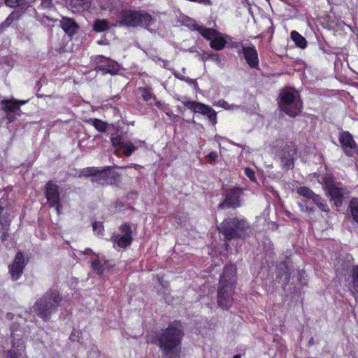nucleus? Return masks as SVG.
Instances as JSON below:
<instances>
[{
    "mask_svg": "<svg viewBox=\"0 0 358 358\" xmlns=\"http://www.w3.org/2000/svg\"><path fill=\"white\" fill-rule=\"evenodd\" d=\"M236 268L234 265L226 266L220 277L217 292V303L222 309H229L233 303L232 294L236 285Z\"/></svg>",
    "mask_w": 358,
    "mask_h": 358,
    "instance_id": "1",
    "label": "nucleus"
},
{
    "mask_svg": "<svg viewBox=\"0 0 358 358\" xmlns=\"http://www.w3.org/2000/svg\"><path fill=\"white\" fill-rule=\"evenodd\" d=\"M182 337L181 329L173 326H170L162 333L159 338V344L166 357L169 358L179 357Z\"/></svg>",
    "mask_w": 358,
    "mask_h": 358,
    "instance_id": "2",
    "label": "nucleus"
},
{
    "mask_svg": "<svg viewBox=\"0 0 358 358\" xmlns=\"http://www.w3.org/2000/svg\"><path fill=\"white\" fill-rule=\"evenodd\" d=\"M278 105L281 110L292 117L299 115L303 108L299 92L290 87L281 90Z\"/></svg>",
    "mask_w": 358,
    "mask_h": 358,
    "instance_id": "3",
    "label": "nucleus"
},
{
    "mask_svg": "<svg viewBox=\"0 0 358 358\" xmlns=\"http://www.w3.org/2000/svg\"><path fill=\"white\" fill-rule=\"evenodd\" d=\"M61 297L57 291H50L40 298L34 304L33 308L37 314L44 320L58 307Z\"/></svg>",
    "mask_w": 358,
    "mask_h": 358,
    "instance_id": "4",
    "label": "nucleus"
},
{
    "mask_svg": "<svg viewBox=\"0 0 358 358\" xmlns=\"http://www.w3.org/2000/svg\"><path fill=\"white\" fill-rule=\"evenodd\" d=\"M248 229V224L245 220L236 218L226 219L218 227V230L227 241L244 237Z\"/></svg>",
    "mask_w": 358,
    "mask_h": 358,
    "instance_id": "5",
    "label": "nucleus"
},
{
    "mask_svg": "<svg viewBox=\"0 0 358 358\" xmlns=\"http://www.w3.org/2000/svg\"><path fill=\"white\" fill-rule=\"evenodd\" d=\"M194 30L197 31L204 38L210 41V47L215 50H222L227 44V38L229 36L224 35L218 31L207 28L199 24L194 22L192 25Z\"/></svg>",
    "mask_w": 358,
    "mask_h": 358,
    "instance_id": "6",
    "label": "nucleus"
},
{
    "mask_svg": "<svg viewBox=\"0 0 358 358\" xmlns=\"http://www.w3.org/2000/svg\"><path fill=\"white\" fill-rule=\"evenodd\" d=\"M152 20L151 15L144 10H122L120 15L119 22L127 27H147Z\"/></svg>",
    "mask_w": 358,
    "mask_h": 358,
    "instance_id": "7",
    "label": "nucleus"
},
{
    "mask_svg": "<svg viewBox=\"0 0 358 358\" xmlns=\"http://www.w3.org/2000/svg\"><path fill=\"white\" fill-rule=\"evenodd\" d=\"M322 187L326 194L330 197L331 201L337 207L341 206L346 189L341 186L339 183L334 182V180H324Z\"/></svg>",
    "mask_w": 358,
    "mask_h": 358,
    "instance_id": "8",
    "label": "nucleus"
},
{
    "mask_svg": "<svg viewBox=\"0 0 358 358\" xmlns=\"http://www.w3.org/2000/svg\"><path fill=\"white\" fill-rule=\"evenodd\" d=\"M5 200L0 199V238L3 240L7 235L9 226L13 218L11 208L5 206Z\"/></svg>",
    "mask_w": 358,
    "mask_h": 358,
    "instance_id": "9",
    "label": "nucleus"
},
{
    "mask_svg": "<svg viewBox=\"0 0 358 358\" xmlns=\"http://www.w3.org/2000/svg\"><path fill=\"white\" fill-rule=\"evenodd\" d=\"M243 189L239 187H233L226 192V198L223 203L219 205V208L224 207L236 208L240 206L241 196Z\"/></svg>",
    "mask_w": 358,
    "mask_h": 358,
    "instance_id": "10",
    "label": "nucleus"
},
{
    "mask_svg": "<svg viewBox=\"0 0 358 358\" xmlns=\"http://www.w3.org/2000/svg\"><path fill=\"white\" fill-rule=\"evenodd\" d=\"M46 198L50 205L55 208L57 213L60 214L62 204L59 199V187L50 181L47 184Z\"/></svg>",
    "mask_w": 358,
    "mask_h": 358,
    "instance_id": "11",
    "label": "nucleus"
},
{
    "mask_svg": "<svg viewBox=\"0 0 358 358\" xmlns=\"http://www.w3.org/2000/svg\"><path fill=\"white\" fill-rule=\"evenodd\" d=\"M122 234L113 236V242L120 248H126L132 242L131 229L128 224H124L121 227Z\"/></svg>",
    "mask_w": 358,
    "mask_h": 358,
    "instance_id": "12",
    "label": "nucleus"
},
{
    "mask_svg": "<svg viewBox=\"0 0 358 358\" xmlns=\"http://www.w3.org/2000/svg\"><path fill=\"white\" fill-rule=\"evenodd\" d=\"M24 255L22 252H17L13 262L9 266V273L13 280H17L21 276L23 269L26 265Z\"/></svg>",
    "mask_w": 358,
    "mask_h": 358,
    "instance_id": "13",
    "label": "nucleus"
},
{
    "mask_svg": "<svg viewBox=\"0 0 358 358\" xmlns=\"http://www.w3.org/2000/svg\"><path fill=\"white\" fill-rule=\"evenodd\" d=\"M111 169H112L110 167H107L106 169L88 167V168H85V169L80 170L79 171L78 174H77V173H76L74 175V177H78V178L96 177V178H99L100 179L104 178H108L109 177L108 173H109V171H111Z\"/></svg>",
    "mask_w": 358,
    "mask_h": 358,
    "instance_id": "14",
    "label": "nucleus"
},
{
    "mask_svg": "<svg viewBox=\"0 0 358 358\" xmlns=\"http://www.w3.org/2000/svg\"><path fill=\"white\" fill-rule=\"evenodd\" d=\"M242 49L247 64L251 68L257 69L259 66V58L255 47L250 44V45H243Z\"/></svg>",
    "mask_w": 358,
    "mask_h": 358,
    "instance_id": "15",
    "label": "nucleus"
},
{
    "mask_svg": "<svg viewBox=\"0 0 358 358\" xmlns=\"http://www.w3.org/2000/svg\"><path fill=\"white\" fill-rule=\"evenodd\" d=\"M339 142L345 150L346 148H350L358 154V145L350 132L342 131L339 135Z\"/></svg>",
    "mask_w": 358,
    "mask_h": 358,
    "instance_id": "16",
    "label": "nucleus"
},
{
    "mask_svg": "<svg viewBox=\"0 0 358 358\" xmlns=\"http://www.w3.org/2000/svg\"><path fill=\"white\" fill-rule=\"evenodd\" d=\"M60 25L64 31L70 36L74 35L79 28L78 24L73 19L66 17H62Z\"/></svg>",
    "mask_w": 358,
    "mask_h": 358,
    "instance_id": "17",
    "label": "nucleus"
},
{
    "mask_svg": "<svg viewBox=\"0 0 358 358\" xmlns=\"http://www.w3.org/2000/svg\"><path fill=\"white\" fill-rule=\"evenodd\" d=\"M25 352V345L23 341L13 343L12 349L7 352L6 358H20Z\"/></svg>",
    "mask_w": 358,
    "mask_h": 358,
    "instance_id": "18",
    "label": "nucleus"
},
{
    "mask_svg": "<svg viewBox=\"0 0 358 358\" xmlns=\"http://www.w3.org/2000/svg\"><path fill=\"white\" fill-rule=\"evenodd\" d=\"M184 106L189 109L193 110L195 113L206 115L210 112L211 107L202 103L188 101L184 102Z\"/></svg>",
    "mask_w": 358,
    "mask_h": 358,
    "instance_id": "19",
    "label": "nucleus"
},
{
    "mask_svg": "<svg viewBox=\"0 0 358 358\" xmlns=\"http://www.w3.org/2000/svg\"><path fill=\"white\" fill-rule=\"evenodd\" d=\"M142 143L143 141L139 140H135L134 142L124 141L121 149L126 156H130L135 152L138 147L141 146Z\"/></svg>",
    "mask_w": 358,
    "mask_h": 358,
    "instance_id": "20",
    "label": "nucleus"
},
{
    "mask_svg": "<svg viewBox=\"0 0 358 358\" xmlns=\"http://www.w3.org/2000/svg\"><path fill=\"white\" fill-rule=\"evenodd\" d=\"M3 109L5 111H10L14 113L20 112V105L17 104V100L12 99L10 100H3L1 101Z\"/></svg>",
    "mask_w": 358,
    "mask_h": 358,
    "instance_id": "21",
    "label": "nucleus"
},
{
    "mask_svg": "<svg viewBox=\"0 0 358 358\" xmlns=\"http://www.w3.org/2000/svg\"><path fill=\"white\" fill-rule=\"evenodd\" d=\"M287 155L288 156L284 155L281 159L282 166L286 170L292 169L294 166V155H295V151L290 150L287 152Z\"/></svg>",
    "mask_w": 358,
    "mask_h": 358,
    "instance_id": "22",
    "label": "nucleus"
},
{
    "mask_svg": "<svg viewBox=\"0 0 358 358\" xmlns=\"http://www.w3.org/2000/svg\"><path fill=\"white\" fill-rule=\"evenodd\" d=\"M348 210L354 221L358 224V198H352L350 200Z\"/></svg>",
    "mask_w": 358,
    "mask_h": 358,
    "instance_id": "23",
    "label": "nucleus"
},
{
    "mask_svg": "<svg viewBox=\"0 0 358 358\" xmlns=\"http://www.w3.org/2000/svg\"><path fill=\"white\" fill-rule=\"evenodd\" d=\"M98 70L102 71L103 73L116 74L119 69L118 67L108 62H105L103 64L98 65Z\"/></svg>",
    "mask_w": 358,
    "mask_h": 358,
    "instance_id": "24",
    "label": "nucleus"
},
{
    "mask_svg": "<svg viewBox=\"0 0 358 358\" xmlns=\"http://www.w3.org/2000/svg\"><path fill=\"white\" fill-rule=\"evenodd\" d=\"M200 59L205 62L206 60H213L220 67H222L223 64L222 62V59L220 55L216 53H203L201 55Z\"/></svg>",
    "mask_w": 358,
    "mask_h": 358,
    "instance_id": "25",
    "label": "nucleus"
},
{
    "mask_svg": "<svg viewBox=\"0 0 358 358\" xmlns=\"http://www.w3.org/2000/svg\"><path fill=\"white\" fill-rule=\"evenodd\" d=\"M291 38L298 47L304 48L306 46V40L297 31H292L291 32Z\"/></svg>",
    "mask_w": 358,
    "mask_h": 358,
    "instance_id": "26",
    "label": "nucleus"
},
{
    "mask_svg": "<svg viewBox=\"0 0 358 358\" xmlns=\"http://www.w3.org/2000/svg\"><path fill=\"white\" fill-rule=\"evenodd\" d=\"M350 292L356 299H358V268H356L353 271L352 274V286L350 288Z\"/></svg>",
    "mask_w": 358,
    "mask_h": 358,
    "instance_id": "27",
    "label": "nucleus"
},
{
    "mask_svg": "<svg viewBox=\"0 0 358 358\" xmlns=\"http://www.w3.org/2000/svg\"><path fill=\"white\" fill-rule=\"evenodd\" d=\"M108 29V23L106 20H96L94 23V29L96 31L101 32Z\"/></svg>",
    "mask_w": 358,
    "mask_h": 358,
    "instance_id": "28",
    "label": "nucleus"
},
{
    "mask_svg": "<svg viewBox=\"0 0 358 358\" xmlns=\"http://www.w3.org/2000/svg\"><path fill=\"white\" fill-rule=\"evenodd\" d=\"M138 91L141 93L142 99L145 101H149L152 99L155 98V95L152 94V92L150 88L139 87Z\"/></svg>",
    "mask_w": 358,
    "mask_h": 358,
    "instance_id": "29",
    "label": "nucleus"
},
{
    "mask_svg": "<svg viewBox=\"0 0 358 358\" xmlns=\"http://www.w3.org/2000/svg\"><path fill=\"white\" fill-rule=\"evenodd\" d=\"M297 193L306 198L313 199L315 194L313 191L306 187H301L297 189Z\"/></svg>",
    "mask_w": 358,
    "mask_h": 358,
    "instance_id": "30",
    "label": "nucleus"
},
{
    "mask_svg": "<svg viewBox=\"0 0 358 358\" xmlns=\"http://www.w3.org/2000/svg\"><path fill=\"white\" fill-rule=\"evenodd\" d=\"M314 203L320 208V209L324 212L329 211V207L327 203H325L319 195L314 196L313 199Z\"/></svg>",
    "mask_w": 358,
    "mask_h": 358,
    "instance_id": "31",
    "label": "nucleus"
},
{
    "mask_svg": "<svg viewBox=\"0 0 358 358\" xmlns=\"http://www.w3.org/2000/svg\"><path fill=\"white\" fill-rule=\"evenodd\" d=\"M92 268L99 275H102L104 271V266L99 259L92 262Z\"/></svg>",
    "mask_w": 358,
    "mask_h": 358,
    "instance_id": "32",
    "label": "nucleus"
},
{
    "mask_svg": "<svg viewBox=\"0 0 358 358\" xmlns=\"http://www.w3.org/2000/svg\"><path fill=\"white\" fill-rule=\"evenodd\" d=\"M7 6L13 8L18 6H24L27 4V0H4Z\"/></svg>",
    "mask_w": 358,
    "mask_h": 358,
    "instance_id": "33",
    "label": "nucleus"
},
{
    "mask_svg": "<svg viewBox=\"0 0 358 358\" xmlns=\"http://www.w3.org/2000/svg\"><path fill=\"white\" fill-rule=\"evenodd\" d=\"M16 15L12 13L5 20L0 24V33L6 28L8 27L12 22L15 19Z\"/></svg>",
    "mask_w": 358,
    "mask_h": 358,
    "instance_id": "34",
    "label": "nucleus"
},
{
    "mask_svg": "<svg viewBox=\"0 0 358 358\" xmlns=\"http://www.w3.org/2000/svg\"><path fill=\"white\" fill-rule=\"evenodd\" d=\"M93 126L99 131H101V132H104L106 131V129H107V124L106 122L100 120H98V119H94L93 121Z\"/></svg>",
    "mask_w": 358,
    "mask_h": 358,
    "instance_id": "35",
    "label": "nucleus"
},
{
    "mask_svg": "<svg viewBox=\"0 0 358 358\" xmlns=\"http://www.w3.org/2000/svg\"><path fill=\"white\" fill-rule=\"evenodd\" d=\"M38 8L44 10H47L48 11L54 10V6L51 0H42Z\"/></svg>",
    "mask_w": 358,
    "mask_h": 358,
    "instance_id": "36",
    "label": "nucleus"
},
{
    "mask_svg": "<svg viewBox=\"0 0 358 358\" xmlns=\"http://www.w3.org/2000/svg\"><path fill=\"white\" fill-rule=\"evenodd\" d=\"M112 145L114 148L121 149L124 140L121 136L112 137L110 138Z\"/></svg>",
    "mask_w": 358,
    "mask_h": 358,
    "instance_id": "37",
    "label": "nucleus"
},
{
    "mask_svg": "<svg viewBox=\"0 0 358 358\" xmlns=\"http://www.w3.org/2000/svg\"><path fill=\"white\" fill-rule=\"evenodd\" d=\"M90 0H71V3L73 7H83L85 8L87 6V4L90 3Z\"/></svg>",
    "mask_w": 358,
    "mask_h": 358,
    "instance_id": "38",
    "label": "nucleus"
},
{
    "mask_svg": "<svg viewBox=\"0 0 358 358\" xmlns=\"http://www.w3.org/2000/svg\"><path fill=\"white\" fill-rule=\"evenodd\" d=\"M205 115L208 116V118L213 124H215L217 121V114L215 110L211 108L210 112L209 113L206 114Z\"/></svg>",
    "mask_w": 358,
    "mask_h": 358,
    "instance_id": "39",
    "label": "nucleus"
},
{
    "mask_svg": "<svg viewBox=\"0 0 358 358\" xmlns=\"http://www.w3.org/2000/svg\"><path fill=\"white\" fill-rule=\"evenodd\" d=\"M218 104L220 106L225 108V109H235L238 108V106L236 105H230L227 101L224 100L219 101Z\"/></svg>",
    "mask_w": 358,
    "mask_h": 358,
    "instance_id": "40",
    "label": "nucleus"
},
{
    "mask_svg": "<svg viewBox=\"0 0 358 358\" xmlns=\"http://www.w3.org/2000/svg\"><path fill=\"white\" fill-rule=\"evenodd\" d=\"M106 60H108V59L104 57L102 55H98V56L95 57L94 62L96 65V69H98V65L104 64Z\"/></svg>",
    "mask_w": 358,
    "mask_h": 358,
    "instance_id": "41",
    "label": "nucleus"
},
{
    "mask_svg": "<svg viewBox=\"0 0 358 358\" xmlns=\"http://www.w3.org/2000/svg\"><path fill=\"white\" fill-rule=\"evenodd\" d=\"M6 117L8 120L9 122H11L14 120H15L17 115H20L19 113H14V112H10V111H6Z\"/></svg>",
    "mask_w": 358,
    "mask_h": 358,
    "instance_id": "42",
    "label": "nucleus"
},
{
    "mask_svg": "<svg viewBox=\"0 0 358 358\" xmlns=\"http://www.w3.org/2000/svg\"><path fill=\"white\" fill-rule=\"evenodd\" d=\"M244 173L248 178H249V179H254L255 172L252 169L250 168H245L244 169Z\"/></svg>",
    "mask_w": 358,
    "mask_h": 358,
    "instance_id": "43",
    "label": "nucleus"
},
{
    "mask_svg": "<svg viewBox=\"0 0 358 358\" xmlns=\"http://www.w3.org/2000/svg\"><path fill=\"white\" fill-rule=\"evenodd\" d=\"M217 158V153L216 152H211L208 155V160L210 163L215 162Z\"/></svg>",
    "mask_w": 358,
    "mask_h": 358,
    "instance_id": "44",
    "label": "nucleus"
},
{
    "mask_svg": "<svg viewBox=\"0 0 358 358\" xmlns=\"http://www.w3.org/2000/svg\"><path fill=\"white\" fill-rule=\"evenodd\" d=\"M93 229H94V231H97V233L99 234L103 230V225L100 222H94L93 224Z\"/></svg>",
    "mask_w": 358,
    "mask_h": 358,
    "instance_id": "45",
    "label": "nucleus"
},
{
    "mask_svg": "<svg viewBox=\"0 0 358 358\" xmlns=\"http://www.w3.org/2000/svg\"><path fill=\"white\" fill-rule=\"evenodd\" d=\"M185 81L186 83H189V84H192V83H194V80L193 79L189 78H188V77H185Z\"/></svg>",
    "mask_w": 358,
    "mask_h": 358,
    "instance_id": "46",
    "label": "nucleus"
},
{
    "mask_svg": "<svg viewBox=\"0 0 358 358\" xmlns=\"http://www.w3.org/2000/svg\"><path fill=\"white\" fill-rule=\"evenodd\" d=\"M27 102V101H19V100H17V104H19L20 106L21 105L25 104Z\"/></svg>",
    "mask_w": 358,
    "mask_h": 358,
    "instance_id": "47",
    "label": "nucleus"
},
{
    "mask_svg": "<svg viewBox=\"0 0 358 358\" xmlns=\"http://www.w3.org/2000/svg\"><path fill=\"white\" fill-rule=\"evenodd\" d=\"M180 80H184L185 81V76H179L178 75H176Z\"/></svg>",
    "mask_w": 358,
    "mask_h": 358,
    "instance_id": "48",
    "label": "nucleus"
},
{
    "mask_svg": "<svg viewBox=\"0 0 358 358\" xmlns=\"http://www.w3.org/2000/svg\"><path fill=\"white\" fill-rule=\"evenodd\" d=\"M92 252V251L90 249H86L85 251V254H87V255L90 254Z\"/></svg>",
    "mask_w": 358,
    "mask_h": 358,
    "instance_id": "49",
    "label": "nucleus"
},
{
    "mask_svg": "<svg viewBox=\"0 0 358 358\" xmlns=\"http://www.w3.org/2000/svg\"><path fill=\"white\" fill-rule=\"evenodd\" d=\"M162 61L163 62L164 66H166L169 63L168 61H166V60H162Z\"/></svg>",
    "mask_w": 358,
    "mask_h": 358,
    "instance_id": "50",
    "label": "nucleus"
},
{
    "mask_svg": "<svg viewBox=\"0 0 358 358\" xmlns=\"http://www.w3.org/2000/svg\"><path fill=\"white\" fill-rule=\"evenodd\" d=\"M45 17H47V19L50 21H52L53 20V18L52 17H50L49 16H47V15H45Z\"/></svg>",
    "mask_w": 358,
    "mask_h": 358,
    "instance_id": "51",
    "label": "nucleus"
},
{
    "mask_svg": "<svg viewBox=\"0 0 358 358\" xmlns=\"http://www.w3.org/2000/svg\"><path fill=\"white\" fill-rule=\"evenodd\" d=\"M345 153L349 156L352 155V154L349 151L345 150Z\"/></svg>",
    "mask_w": 358,
    "mask_h": 358,
    "instance_id": "52",
    "label": "nucleus"
},
{
    "mask_svg": "<svg viewBox=\"0 0 358 358\" xmlns=\"http://www.w3.org/2000/svg\"><path fill=\"white\" fill-rule=\"evenodd\" d=\"M233 358H241V356L239 355H236L234 356Z\"/></svg>",
    "mask_w": 358,
    "mask_h": 358,
    "instance_id": "53",
    "label": "nucleus"
}]
</instances>
